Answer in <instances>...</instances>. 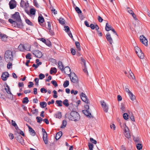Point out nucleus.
<instances>
[{
  "label": "nucleus",
  "mask_w": 150,
  "mask_h": 150,
  "mask_svg": "<svg viewBox=\"0 0 150 150\" xmlns=\"http://www.w3.org/2000/svg\"><path fill=\"white\" fill-rule=\"evenodd\" d=\"M68 117L70 120L76 121L80 119V116L77 112L73 111L68 115Z\"/></svg>",
  "instance_id": "obj_1"
},
{
  "label": "nucleus",
  "mask_w": 150,
  "mask_h": 150,
  "mask_svg": "<svg viewBox=\"0 0 150 150\" xmlns=\"http://www.w3.org/2000/svg\"><path fill=\"white\" fill-rule=\"evenodd\" d=\"M4 58L7 62L13 60V53L11 51L7 50L6 51L4 54Z\"/></svg>",
  "instance_id": "obj_2"
},
{
  "label": "nucleus",
  "mask_w": 150,
  "mask_h": 150,
  "mask_svg": "<svg viewBox=\"0 0 150 150\" xmlns=\"http://www.w3.org/2000/svg\"><path fill=\"white\" fill-rule=\"evenodd\" d=\"M69 76L71 81L74 83H78L79 80L76 74L74 73H70Z\"/></svg>",
  "instance_id": "obj_3"
},
{
  "label": "nucleus",
  "mask_w": 150,
  "mask_h": 150,
  "mask_svg": "<svg viewBox=\"0 0 150 150\" xmlns=\"http://www.w3.org/2000/svg\"><path fill=\"white\" fill-rule=\"evenodd\" d=\"M30 46L28 44H21L19 45V51H24L25 50L28 51L30 50Z\"/></svg>",
  "instance_id": "obj_4"
},
{
  "label": "nucleus",
  "mask_w": 150,
  "mask_h": 150,
  "mask_svg": "<svg viewBox=\"0 0 150 150\" xmlns=\"http://www.w3.org/2000/svg\"><path fill=\"white\" fill-rule=\"evenodd\" d=\"M8 21L14 27L19 28V21H16V20H13L11 19H9Z\"/></svg>",
  "instance_id": "obj_5"
},
{
  "label": "nucleus",
  "mask_w": 150,
  "mask_h": 150,
  "mask_svg": "<svg viewBox=\"0 0 150 150\" xmlns=\"http://www.w3.org/2000/svg\"><path fill=\"white\" fill-rule=\"evenodd\" d=\"M125 129H124V134L125 136L127 138L129 139L130 138L131 136L130 134L129 129L126 125H125Z\"/></svg>",
  "instance_id": "obj_6"
},
{
  "label": "nucleus",
  "mask_w": 150,
  "mask_h": 150,
  "mask_svg": "<svg viewBox=\"0 0 150 150\" xmlns=\"http://www.w3.org/2000/svg\"><path fill=\"white\" fill-rule=\"evenodd\" d=\"M33 54L37 58H40L42 56V54L39 50H35L32 51Z\"/></svg>",
  "instance_id": "obj_7"
},
{
  "label": "nucleus",
  "mask_w": 150,
  "mask_h": 150,
  "mask_svg": "<svg viewBox=\"0 0 150 150\" xmlns=\"http://www.w3.org/2000/svg\"><path fill=\"white\" fill-rule=\"evenodd\" d=\"M9 5L10 9H13L16 7V3L15 0H11L9 2Z\"/></svg>",
  "instance_id": "obj_8"
},
{
  "label": "nucleus",
  "mask_w": 150,
  "mask_h": 150,
  "mask_svg": "<svg viewBox=\"0 0 150 150\" xmlns=\"http://www.w3.org/2000/svg\"><path fill=\"white\" fill-rule=\"evenodd\" d=\"M140 41L142 44H144L146 46L148 45V41L146 38L143 35H141L140 37Z\"/></svg>",
  "instance_id": "obj_9"
},
{
  "label": "nucleus",
  "mask_w": 150,
  "mask_h": 150,
  "mask_svg": "<svg viewBox=\"0 0 150 150\" xmlns=\"http://www.w3.org/2000/svg\"><path fill=\"white\" fill-rule=\"evenodd\" d=\"M9 76V74L8 72L6 71L3 72L2 73L1 78L2 80L4 81H6L7 80V78Z\"/></svg>",
  "instance_id": "obj_10"
},
{
  "label": "nucleus",
  "mask_w": 150,
  "mask_h": 150,
  "mask_svg": "<svg viewBox=\"0 0 150 150\" xmlns=\"http://www.w3.org/2000/svg\"><path fill=\"white\" fill-rule=\"evenodd\" d=\"M81 97L82 100L86 103L88 104V101L87 96L83 93H82L80 95Z\"/></svg>",
  "instance_id": "obj_11"
},
{
  "label": "nucleus",
  "mask_w": 150,
  "mask_h": 150,
  "mask_svg": "<svg viewBox=\"0 0 150 150\" xmlns=\"http://www.w3.org/2000/svg\"><path fill=\"white\" fill-rule=\"evenodd\" d=\"M105 37L107 41L110 44L112 45V43H113V41L110 34L108 33L106 34Z\"/></svg>",
  "instance_id": "obj_12"
},
{
  "label": "nucleus",
  "mask_w": 150,
  "mask_h": 150,
  "mask_svg": "<svg viewBox=\"0 0 150 150\" xmlns=\"http://www.w3.org/2000/svg\"><path fill=\"white\" fill-rule=\"evenodd\" d=\"M100 103L104 111L106 112H107L108 110V107L107 106L105 103L104 101H102L100 102Z\"/></svg>",
  "instance_id": "obj_13"
},
{
  "label": "nucleus",
  "mask_w": 150,
  "mask_h": 150,
  "mask_svg": "<svg viewBox=\"0 0 150 150\" xmlns=\"http://www.w3.org/2000/svg\"><path fill=\"white\" fill-rule=\"evenodd\" d=\"M81 60L82 62L81 64H84V68L83 69V70L85 73L88 74V72L86 68L85 60L82 57H81Z\"/></svg>",
  "instance_id": "obj_14"
},
{
  "label": "nucleus",
  "mask_w": 150,
  "mask_h": 150,
  "mask_svg": "<svg viewBox=\"0 0 150 150\" xmlns=\"http://www.w3.org/2000/svg\"><path fill=\"white\" fill-rule=\"evenodd\" d=\"M12 18L14 20H16V21H19V13L16 12L14 14L12 15Z\"/></svg>",
  "instance_id": "obj_15"
},
{
  "label": "nucleus",
  "mask_w": 150,
  "mask_h": 150,
  "mask_svg": "<svg viewBox=\"0 0 150 150\" xmlns=\"http://www.w3.org/2000/svg\"><path fill=\"white\" fill-rule=\"evenodd\" d=\"M82 112L87 117H90L91 116V112L89 110H83Z\"/></svg>",
  "instance_id": "obj_16"
},
{
  "label": "nucleus",
  "mask_w": 150,
  "mask_h": 150,
  "mask_svg": "<svg viewBox=\"0 0 150 150\" xmlns=\"http://www.w3.org/2000/svg\"><path fill=\"white\" fill-rule=\"evenodd\" d=\"M28 127L30 134L33 136H35V132L34 130L29 126H28Z\"/></svg>",
  "instance_id": "obj_17"
},
{
  "label": "nucleus",
  "mask_w": 150,
  "mask_h": 150,
  "mask_svg": "<svg viewBox=\"0 0 150 150\" xmlns=\"http://www.w3.org/2000/svg\"><path fill=\"white\" fill-rule=\"evenodd\" d=\"M5 85H6V87L7 88V90L6 88H5V89L7 93L8 94H10L11 95H12V98L13 97V95L12 94L10 90L9 87L7 83H5Z\"/></svg>",
  "instance_id": "obj_18"
},
{
  "label": "nucleus",
  "mask_w": 150,
  "mask_h": 150,
  "mask_svg": "<svg viewBox=\"0 0 150 150\" xmlns=\"http://www.w3.org/2000/svg\"><path fill=\"white\" fill-rule=\"evenodd\" d=\"M58 67L62 71H64V67L63 65L62 62L61 61H59L58 62Z\"/></svg>",
  "instance_id": "obj_19"
},
{
  "label": "nucleus",
  "mask_w": 150,
  "mask_h": 150,
  "mask_svg": "<svg viewBox=\"0 0 150 150\" xmlns=\"http://www.w3.org/2000/svg\"><path fill=\"white\" fill-rule=\"evenodd\" d=\"M64 71L66 74L69 75L68 74L70 72V69L69 67L67 66L64 68Z\"/></svg>",
  "instance_id": "obj_20"
},
{
  "label": "nucleus",
  "mask_w": 150,
  "mask_h": 150,
  "mask_svg": "<svg viewBox=\"0 0 150 150\" xmlns=\"http://www.w3.org/2000/svg\"><path fill=\"white\" fill-rule=\"evenodd\" d=\"M14 137L18 141L19 140V131H15L14 134Z\"/></svg>",
  "instance_id": "obj_21"
},
{
  "label": "nucleus",
  "mask_w": 150,
  "mask_h": 150,
  "mask_svg": "<svg viewBox=\"0 0 150 150\" xmlns=\"http://www.w3.org/2000/svg\"><path fill=\"white\" fill-rule=\"evenodd\" d=\"M20 6L23 8H25L27 7L26 3L23 1L21 0L20 3Z\"/></svg>",
  "instance_id": "obj_22"
},
{
  "label": "nucleus",
  "mask_w": 150,
  "mask_h": 150,
  "mask_svg": "<svg viewBox=\"0 0 150 150\" xmlns=\"http://www.w3.org/2000/svg\"><path fill=\"white\" fill-rule=\"evenodd\" d=\"M62 132L61 131L59 132L56 135L55 138L57 140L59 139L62 135Z\"/></svg>",
  "instance_id": "obj_23"
},
{
  "label": "nucleus",
  "mask_w": 150,
  "mask_h": 150,
  "mask_svg": "<svg viewBox=\"0 0 150 150\" xmlns=\"http://www.w3.org/2000/svg\"><path fill=\"white\" fill-rule=\"evenodd\" d=\"M112 27L108 23H107L106 24L105 27V30L107 31H109L110 30V29Z\"/></svg>",
  "instance_id": "obj_24"
},
{
  "label": "nucleus",
  "mask_w": 150,
  "mask_h": 150,
  "mask_svg": "<svg viewBox=\"0 0 150 150\" xmlns=\"http://www.w3.org/2000/svg\"><path fill=\"white\" fill-rule=\"evenodd\" d=\"M136 148L138 150H141L142 148V145L141 143V142L136 144Z\"/></svg>",
  "instance_id": "obj_25"
},
{
  "label": "nucleus",
  "mask_w": 150,
  "mask_h": 150,
  "mask_svg": "<svg viewBox=\"0 0 150 150\" xmlns=\"http://www.w3.org/2000/svg\"><path fill=\"white\" fill-rule=\"evenodd\" d=\"M120 109L122 113H123L125 111V105L123 103H121Z\"/></svg>",
  "instance_id": "obj_26"
},
{
  "label": "nucleus",
  "mask_w": 150,
  "mask_h": 150,
  "mask_svg": "<svg viewBox=\"0 0 150 150\" xmlns=\"http://www.w3.org/2000/svg\"><path fill=\"white\" fill-rule=\"evenodd\" d=\"M138 56L141 59H143L144 57V54L142 52V51L138 52L137 54Z\"/></svg>",
  "instance_id": "obj_27"
},
{
  "label": "nucleus",
  "mask_w": 150,
  "mask_h": 150,
  "mask_svg": "<svg viewBox=\"0 0 150 150\" xmlns=\"http://www.w3.org/2000/svg\"><path fill=\"white\" fill-rule=\"evenodd\" d=\"M38 21L39 23H42L44 21V18L42 16H39L38 18Z\"/></svg>",
  "instance_id": "obj_28"
},
{
  "label": "nucleus",
  "mask_w": 150,
  "mask_h": 150,
  "mask_svg": "<svg viewBox=\"0 0 150 150\" xmlns=\"http://www.w3.org/2000/svg\"><path fill=\"white\" fill-rule=\"evenodd\" d=\"M8 36L6 35H3L1 36V39L2 41H5L6 40Z\"/></svg>",
  "instance_id": "obj_29"
},
{
  "label": "nucleus",
  "mask_w": 150,
  "mask_h": 150,
  "mask_svg": "<svg viewBox=\"0 0 150 150\" xmlns=\"http://www.w3.org/2000/svg\"><path fill=\"white\" fill-rule=\"evenodd\" d=\"M57 72V69L55 67H52L51 68L50 71V73L52 74L53 73H55Z\"/></svg>",
  "instance_id": "obj_30"
},
{
  "label": "nucleus",
  "mask_w": 150,
  "mask_h": 150,
  "mask_svg": "<svg viewBox=\"0 0 150 150\" xmlns=\"http://www.w3.org/2000/svg\"><path fill=\"white\" fill-rule=\"evenodd\" d=\"M134 140L136 144L141 142L139 138L138 137L134 138Z\"/></svg>",
  "instance_id": "obj_31"
},
{
  "label": "nucleus",
  "mask_w": 150,
  "mask_h": 150,
  "mask_svg": "<svg viewBox=\"0 0 150 150\" xmlns=\"http://www.w3.org/2000/svg\"><path fill=\"white\" fill-rule=\"evenodd\" d=\"M40 105L42 108H44L47 106V104L46 102H40Z\"/></svg>",
  "instance_id": "obj_32"
},
{
  "label": "nucleus",
  "mask_w": 150,
  "mask_h": 150,
  "mask_svg": "<svg viewBox=\"0 0 150 150\" xmlns=\"http://www.w3.org/2000/svg\"><path fill=\"white\" fill-rule=\"evenodd\" d=\"M63 103L65 106L68 107L69 105V103H68V100L67 99H65L63 102Z\"/></svg>",
  "instance_id": "obj_33"
},
{
  "label": "nucleus",
  "mask_w": 150,
  "mask_h": 150,
  "mask_svg": "<svg viewBox=\"0 0 150 150\" xmlns=\"http://www.w3.org/2000/svg\"><path fill=\"white\" fill-rule=\"evenodd\" d=\"M128 95H129L130 99L132 100H134L135 99V96H134L132 92Z\"/></svg>",
  "instance_id": "obj_34"
},
{
  "label": "nucleus",
  "mask_w": 150,
  "mask_h": 150,
  "mask_svg": "<svg viewBox=\"0 0 150 150\" xmlns=\"http://www.w3.org/2000/svg\"><path fill=\"white\" fill-rule=\"evenodd\" d=\"M67 124V121L65 120H63L62 121V125L61 127V128H64L66 126Z\"/></svg>",
  "instance_id": "obj_35"
},
{
  "label": "nucleus",
  "mask_w": 150,
  "mask_h": 150,
  "mask_svg": "<svg viewBox=\"0 0 150 150\" xmlns=\"http://www.w3.org/2000/svg\"><path fill=\"white\" fill-rule=\"evenodd\" d=\"M40 40L42 41V42H43L45 43L46 45H48V44L50 43V42L48 41H46L45 39L43 38H40Z\"/></svg>",
  "instance_id": "obj_36"
},
{
  "label": "nucleus",
  "mask_w": 150,
  "mask_h": 150,
  "mask_svg": "<svg viewBox=\"0 0 150 150\" xmlns=\"http://www.w3.org/2000/svg\"><path fill=\"white\" fill-rule=\"evenodd\" d=\"M75 45L78 50L80 51L81 50V48L79 42H75Z\"/></svg>",
  "instance_id": "obj_37"
},
{
  "label": "nucleus",
  "mask_w": 150,
  "mask_h": 150,
  "mask_svg": "<svg viewBox=\"0 0 150 150\" xmlns=\"http://www.w3.org/2000/svg\"><path fill=\"white\" fill-rule=\"evenodd\" d=\"M54 117L56 118H60L62 117L61 113L59 112L57 113L55 115Z\"/></svg>",
  "instance_id": "obj_38"
},
{
  "label": "nucleus",
  "mask_w": 150,
  "mask_h": 150,
  "mask_svg": "<svg viewBox=\"0 0 150 150\" xmlns=\"http://www.w3.org/2000/svg\"><path fill=\"white\" fill-rule=\"evenodd\" d=\"M69 84V82L68 81L66 80L63 83V86L64 87L66 88L67 87Z\"/></svg>",
  "instance_id": "obj_39"
},
{
  "label": "nucleus",
  "mask_w": 150,
  "mask_h": 150,
  "mask_svg": "<svg viewBox=\"0 0 150 150\" xmlns=\"http://www.w3.org/2000/svg\"><path fill=\"white\" fill-rule=\"evenodd\" d=\"M30 13L31 15H34L35 14V9L34 8H31L30 9Z\"/></svg>",
  "instance_id": "obj_40"
},
{
  "label": "nucleus",
  "mask_w": 150,
  "mask_h": 150,
  "mask_svg": "<svg viewBox=\"0 0 150 150\" xmlns=\"http://www.w3.org/2000/svg\"><path fill=\"white\" fill-rule=\"evenodd\" d=\"M28 101L29 100L28 99V97H26L23 99L22 102L23 103H28Z\"/></svg>",
  "instance_id": "obj_41"
},
{
  "label": "nucleus",
  "mask_w": 150,
  "mask_h": 150,
  "mask_svg": "<svg viewBox=\"0 0 150 150\" xmlns=\"http://www.w3.org/2000/svg\"><path fill=\"white\" fill-rule=\"evenodd\" d=\"M56 103L58 104V106H60V107L62 106V101H61V100H57L56 101Z\"/></svg>",
  "instance_id": "obj_42"
},
{
  "label": "nucleus",
  "mask_w": 150,
  "mask_h": 150,
  "mask_svg": "<svg viewBox=\"0 0 150 150\" xmlns=\"http://www.w3.org/2000/svg\"><path fill=\"white\" fill-rule=\"evenodd\" d=\"M31 112H32L33 114H37L38 112V110L37 109H35L33 110L31 109Z\"/></svg>",
  "instance_id": "obj_43"
},
{
  "label": "nucleus",
  "mask_w": 150,
  "mask_h": 150,
  "mask_svg": "<svg viewBox=\"0 0 150 150\" xmlns=\"http://www.w3.org/2000/svg\"><path fill=\"white\" fill-rule=\"evenodd\" d=\"M47 28L50 30V32L51 31V24L50 22H47Z\"/></svg>",
  "instance_id": "obj_44"
},
{
  "label": "nucleus",
  "mask_w": 150,
  "mask_h": 150,
  "mask_svg": "<svg viewBox=\"0 0 150 150\" xmlns=\"http://www.w3.org/2000/svg\"><path fill=\"white\" fill-rule=\"evenodd\" d=\"M11 62L12 61H9L7 62L8 63L7 64V68L8 69H9L12 66V64Z\"/></svg>",
  "instance_id": "obj_45"
},
{
  "label": "nucleus",
  "mask_w": 150,
  "mask_h": 150,
  "mask_svg": "<svg viewBox=\"0 0 150 150\" xmlns=\"http://www.w3.org/2000/svg\"><path fill=\"white\" fill-rule=\"evenodd\" d=\"M135 50L137 54H138V52H139L141 51L140 48L137 46L135 47Z\"/></svg>",
  "instance_id": "obj_46"
},
{
  "label": "nucleus",
  "mask_w": 150,
  "mask_h": 150,
  "mask_svg": "<svg viewBox=\"0 0 150 150\" xmlns=\"http://www.w3.org/2000/svg\"><path fill=\"white\" fill-rule=\"evenodd\" d=\"M36 119L37 120V122L39 123H40L43 120L40 117H37Z\"/></svg>",
  "instance_id": "obj_47"
},
{
  "label": "nucleus",
  "mask_w": 150,
  "mask_h": 150,
  "mask_svg": "<svg viewBox=\"0 0 150 150\" xmlns=\"http://www.w3.org/2000/svg\"><path fill=\"white\" fill-rule=\"evenodd\" d=\"M123 116L125 120H127L128 118V115L127 113H124L123 115Z\"/></svg>",
  "instance_id": "obj_48"
},
{
  "label": "nucleus",
  "mask_w": 150,
  "mask_h": 150,
  "mask_svg": "<svg viewBox=\"0 0 150 150\" xmlns=\"http://www.w3.org/2000/svg\"><path fill=\"white\" fill-rule=\"evenodd\" d=\"M59 23L62 25H64V20L63 18H60L59 19Z\"/></svg>",
  "instance_id": "obj_49"
},
{
  "label": "nucleus",
  "mask_w": 150,
  "mask_h": 150,
  "mask_svg": "<svg viewBox=\"0 0 150 150\" xmlns=\"http://www.w3.org/2000/svg\"><path fill=\"white\" fill-rule=\"evenodd\" d=\"M75 9L76 11L79 14L81 13L82 12L81 10L79 9V7H76L75 8Z\"/></svg>",
  "instance_id": "obj_50"
},
{
  "label": "nucleus",
  "mask_w": 150,
  "mask_h": 150,
  "mask_svg": "<svg viewBox=\"0 0 150 150\" xmlns=\"http://www.w3.org/2000/svg\"><path fill=\"white\" fill-rule=\"evenodd\" d=\"M127 11L130 14L132 15L133 13H134V12L132 10H130V8L127 7Z\"/></svg>",
  "instance_id": "obj_51"
},
{
  "label": "nucleus",
  "mask_w": 150,
  "mask_h": 150,
  "mask_svg": "<svg viewBox=\"0 0 150 150\" xmlns=\"http://www.w3.org/2000/svg\"><path fill=\"white\" fill-rule=\"evenodd\" d=\"M31 54L30 53H28L26 56V58L27 59H32L31 57Z\"/></svg>",
  "instance_id": "obj_52"
},
{
  "label": "nucleus",
  "mask_w": 150,
  "mask_h": 150,
  "mask_svg": "<svg viewBox=\"0 0 150 150\" xmlns=\"http://www.w3.org/2000/svg\"><path fill=\"white\" fill-rule=\"evenodd\" d=\"M88 147L90 150H93V144L91 143H89L88 144Z\"/></svg>",
  "instance_id": "obj_53"
},
{
  "label": "nucleus",
  "mask_w": 150,
  "mask_h": 150,
  "mask_svg": "<svg viewBox=\"0 0 150 150\" xmlns=\"http://www.w3.org/2000/svg\"><path fill=\"white\" fill-rule=\"evenodd\" d=\"M125 88V91L127 92L128 93V95H129L130 93H131L128 89V86H126Z\"/></svg>",
  "instance_id": "obj_54"
},
{
  "label": "nucleus",
  "mask_w": 150,
  "mask_h": 150,
  "mask_svg": "<svg viewBox=\"0 0 150 150\" xmlns=\"http://www.w3.org/2000/svg\"><path fill=\"white\" fill-rule=\"evenodd\" d=\"M39 78L40 79H42L45 77L44 75L42 74H40L39 75Z\"/></svg>",
  "instance_id": "obj_55"
},
{
  "label": "nucleus",
  "mask_w": 150,
  "mask_h": 150,
  "mask_svg": "<svg viewBox=\"0 0 150 150\" xmlns=\"http://www.w3.org/2000/svg\"><path fill=\"white\" fill-rule=\"evenodd\" d=\"M78 91H74V90H72L71 91V94H74V95H75L78 93Z\"/></svg>",
  "instance_id": "obj_56"
},
{
  "label": "nucleus",
  "mask_w": 150,
  "mask_h": 150,
  "mask_svg": "<svg viewBox=\"0 0 150 150\" xmlns=\"http://www.w3.org/2000/svg\"><path fill=\"white\" fill-rule=\"evenodd\" d=\"M40 91L42 93H46L47 92V90L44 88H42L40 89Z\"/></svg>",
  "instance_id": "obj_57"
},
{
  "label": "nucleus",
  "mask_w": 150,
  "mask_h": 150,
  "mask_svg": "<svg viewBox=\"0 0 150 150\" xmlns=\"http://www.w3.org/2000/svg\"><path fill=\"white\" fill-rule=\"evenodd\" d=\"M90 141L93 143L94 144H96L97 143V141L96 140L93 139V138H91L90 139Z\"/></svg>",
  "instance_id": "obj_58"
},
{
  "label": "nucleus",
  "mask_w": 150,
  "mask_h": 150,
  "mask_svg": "<svg viewBox=\"0 0 150 150\" xmlns=\"http://www.w3.org/2000/svg\"><path fill=\"white\" fill-rule=\"evenodd\" d=\"M65 30L66 32H68L70 31V29L69 27L68 26H65Z\"/></svg>",
  "instance_id": "obj_59"
},
{
  "label": "nucleus",
  "mask_w": 150,
  "mask_h": 150,
  "mask_svg": "<svg viewBox=\"0 0 150 150\" xmlns=\"http://www.w3.org/2000/svg\"><path fill=\"white\" fill-rule=\"evenodd\" d=\"M51 83L55 87H56L57 86V82L54 80L52 81H51Z\"/></svg>",
  "instance_id": "obj_60"
},
{
  "label": "nucleus",
  "mask_w": 150,
  "mask_h": 150,
  "mask_svg": "<svg viewBox=\"0 0 150 150\" xmlns=\"http://www.w3.org/2000/svg\"><path fill=\"white\" fill-rule=\"evenodd\" d=\"M34 81L35 82V85L37 86L38 85V83L39 81V79L38 78H35L34 79Z\"/></svg>",
  "instance_id": "obj_61"
},
{
  "label": "nucleus",
  "mask_w": 150,
  "mask_h": 150,
  "mask_svg": "<svg viewBox=\"0 0 150 150\" xmlns=\"http://www.w3.org/2000/svg\"><path fill=\"white\" fill-rule=\"evenodd\" d=\"M29 84L28 85V87L29 88H30L33 87V83L32 82H29Z\"/></svg>",
  "instance_id": "obj_62"
},
{
  "label": "nucleus",
  "mask_w": 150,
  "mask_h": 150,
  "mask_svg": "<svg viewBox=\"0 0 150 150\" xmlns=\"http://www.w3.org/2000/svg\"><path fill=\"white\" fill-rule=\"evenodd\" d=\"M5 96L4 94L0 93V98L3 100H5Z\"/></svg>",
  "instance_id": "obj_63"
},
{
  "label": "nucleus",
  "mask_w": 150,
  "mask_h": 150,
  "mask_svg": "<svg viewBox=\"0 0 150 150\" xmlns=\"http://www.w3.org/2000/svg\"><path fill=\"white\" fill-rule=\"evenodd\" d=\"M53 92L54 94L53 95V97L55 98H57V96L56 95L57 93V91L55 90H54Z\"/></svg>",
  "instance_id": "obj_64"
}]
</instances>
